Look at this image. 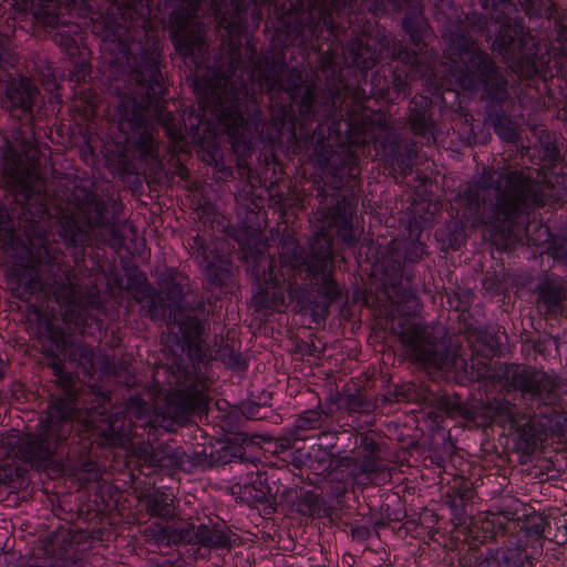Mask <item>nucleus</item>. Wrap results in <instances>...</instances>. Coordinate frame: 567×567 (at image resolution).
<instances>
[{"instance_id":"f257e3e1","label":"nucleus","mask_w":567,"mask_h":567,"mask_svg":"<svg viewBox=\"0 0 567 567\" xmlns=\"http://www.w3.org/2000/svg\"><path fill=\"white\" fill-rule=\"evenodd\" d=\"M3 107L11 117L25 121L12 130L1 146L2 179L13 196L12 210L20 220L43 225L48 218L45 193L40 181L41 150L35 138V124L44 104L35 82L23 75L10 76L6 82Z\"/></svg>"},{"instance_id":"f03ea898","label":"nucleus","mask_w":567,"mask_h":567,"mask_svg":"<svg viewBox=\"0 0 567 567\" xmlns=\"http://www.w3.org/2000/svg\"><path fill=\"white\" fill-rule=\"evenodd\" d=\"M455 204L472 226L492 227L489 236L497 249L509 250L522 241L529 214L543 207L545 198L528 169L484 167L461 188Z\"/></svg>"},{"instance_id":"7ed1b4c3","label":"nucleus","mask_w":567,"mask_h":567,"mask_svg":"<svg viewBox=\"0 0 567 567\" xmlns=\"http://www.w3.org/2000/svg\"><path fill=\"white\" fill-rule=\"evenodd\" d=\"M106 45L112 55L110 64L131 66L133 53L126 38L120 35L117 41H111ZM157 58L155 50L143 52L138 60L133 56L135 66L127 75L128 93H124L116 105L118 130L125 135L133 156L146 164L157 161L154 127L147 114L152 111L155 116H162L167 92Z\"/></svg>"},{"instance_id":"20e7f679","label":"nucleus","mask_w":567,"mask_h":567,"mask_svg":"<svg viewBox=\"0 0 567 567\" xmlns=\"http://www.w3.org/2000/svg\"><path fill=\"white\" fill-rule=\"evenodd\" d=\"M487 16L470 12L465 24L473 32L493 40L491 50L519 71L537 72L543 65L533 37L525 30L524 19L513 0H480Z\"/></svg>"},{"instance_id":"39448f33","label":"nucleus","mask_w":567,"mask_h":567,"mask_svg":"<svg viewBox=\"0 0 567 567\" xmlns=\"http://www.w3.org/2000/svg\"><path fill=\"white\" fill-rule=\"evenodd\" d=\"M449 45L450 59L460 62L451 69L458 87L480 92L484 111L505 105L511 97L508 72L461 30L451 32Z\"/></svg>"},{"instance_id":"423d86ee","label":"nucleus","mask_w":567,"mask_h":567,"mask_svg":"<svg viewBox=\"0 0 567 567\" xmlns=\"http://www.w3.org/2000/svg\"><path fill=\"white\" fill-rule=\"evenodd\" d=\"M398 340L404 360L426 375L454 373L466 367L458 337L441 323H405Z\"/></svg>"},{"instance_id":"0eeeda50","label":"nucleus","mask_w":567,"mask_h":567,"mask_svg":"<svg viewBox=\"0 0 567 567\" xmlns=\"http://www.w3.org/2000/svg\"><path fill=\"white\" fill-rule=\"evenodd\" d=\"M75 409L70 400L58 401L48 412L45 423L35 432L20 435L18 431L0 435V457L19 458L30 466L43 467L58 453L73 432Z\"/></svg>"},{"instance_id":"6e6552de","label":"nucleus","mask_w":567,"mask_h":567,"mask_svg":"<svg viewBox=\"0 0 567 567\" xmlns=\"http://www.w3.org/2000/svg\"><path fill=\"white\" fill-rule=\"evenodd\" d=\"M245 62L239 50H231L221 58L217 65L216 78L209 81L199 92L204 107L213 112L227 134L235 140H246V132L251 131V125L258 131L254 121L244 117L246 109L245 96L247 90L243 82L235 80L237 71H241Z\"/></svg>"},{"instance_id":"1a4fd4ad","label":"nucleus","mask_w":567,"mask_h":567,"mask_svg":"<svg viewBox=\"0 0 567 567\" xmlns=\"http://www.w3.org/2000/svg\"><path fill=\"white\" fill-rule=\"evenodd\" d=\"M202 316L189 317L181 312L177 315V322L168 323L169 333L164 341V352L172 355L169 365L172 374L194 370L192 374L204 378L197 370L196 362L204 363L210 360L212 353L202 339L205 331Z\"/></svg>"},{"instance_id":"9d476101","label":"nucleus","mask_w":567,"mask_h":567,"mask_svg":"<svg viewBox=\"0 0 567 567\" xmlns=\"http://www.w3.org/2000/svg\"><path fill=\"white\" fill-rule=\"evenodd\" d=\"M74 212L95 236V241L114 249L122 248L124 236L118 220L120 205L112 198L86 189L75 188L72 194Z\"/></svg>"},{"instance_id":"9b49d317","label":"nucleus","mask_w":567,"mask_h":567,"mask_svg":"<svg viewBox=\"0 0 567 567\" xmlns=\"http://www.w3.org/2000/svg\"><path fill=\"white\" fill-rule=\"evenodd\" d=\"M48 218L43 220V225L37 221L20 220L17 218L19 227L23 228L29 237L31 247L29 249L30 261L33 265H14L7 275V285L11 295L22 301H28L34 293L43 289L42 280L39 277V270L35 265L48 264L51 259L48 246L45 245L44 235L50 228L51 214L45 206ZM12 214H14L12 212Z\"/></svg>"},{"instance_id":"f8f14e48","label":"nucleus","mask_w":567,"mask_h":567,"mask_svg":"<svg viewBox=\"0 0 567 567\" xmlns=\"http://www.w3.org/2000/svg\"><path fill=\"white\" fill-rule=\"evenodd\" d=\"M334 261L328 235H318L312 240V258L307 266V278L316 286L313 319L326 320L330 306L343 298L340 285L333 278Z\"/></svg>"},{"instance_id":"ddd939ff","label":"nucleus","mask_w":567,"mask_h":567,"mask_svg":"<svg viewBox=\"0 0 567 567\" xmlns=\"http://www.w3.org/2000/svg\"><path fill=\"white\" fill-rule=\"evenodd\" d=\"M184 370L182 374H172L169 385L174 390L166 396L163 406H158L159 414L164 420H169L172 423L184 425L192 420L196 414H202L208 411L209 396H208V382L206 378H197Z\"/></svg>"},{"instance_id":"4468645a","label":"nucleus","mask_w":567,"mask_h":567,"mask_svg":"<svg viewBox=\"0 0 567 567\" xmlns=\"http://www.w3.org/2000/svg\"><path fill=\"white\" fill-rule=\"evenodd\" d=\"M348 168V175L353 176L357 171L354 157L347 155L344 164L341 169H337L340 174L339 181L328 182L332 189V194H328L326 189H319L317 199L319 206L316 212L318 220L322 223L323 228L330 230L336 229L334 234L341 238V240L349 247L355 246L358 238L352 227V215L353 209L350 202L348 200L347 194L341 190L343 186V172Z\"/></svg>"},{"instance_id":"2eb2a0df","label":"nucleus","mask_w":567,"mask_h":567,"mask_svg":"<svg viewBox=\"0 0 567 567\" xmlns=\"http://www.w3.org/2000/svg\"><path fill=\"white\" fill-rule=\"evenodd\" d=\"M503 380V391L515 394L525 404H537V408L550 406L557 399L559 383L549 373L535 367L519 363H509L498 374Z\"/></svg>"},{"instance_id":"dca6fc26","label":"nucleus","mask_w":567,"mask_h":567,"mask_svg":"<svg viewBox=\"0 0 567 567\" xmlns=\"http://www.w3.org/2000/svg\"><path fill=\"white\" fill-rule=\"evenodd\" d=\"M156 286L158 293L168 303L167 324L177 322V315L197 316L205 313V302L193 290L188 275L177 268L165 267L157 271Z\"/></svg>"},{"instance_id":"f3484780","label":"nucleus","mask_w":567,"mask_h":567,"mask_svg":"<svg viewBox=\"0 0 567 567\" xmlns=\"http://www.w3.org/2000/svg\"><path fill=\"white\" fill-rule=\"evenodd\" d=\"M168 18V32L176 51L189 56L204 50L203 24L198 21L202 0H178Z\"/></svg>"},{"instance_id":"a211bd4d","label":"nucleus","mask_w":567,"mask_h":567,"mask_svg":"<svg viewBox=\"0 0 567 567\" xmlns=\"http://www.w3.org/2000/svg\"><path fill=\"white\" fill-rule=\"evenodd\" d=\"M251 275L258 286V291L251 299L255 311H281V308L287 306L286 289L278 286V279L274 275V259L264 251H256L251 255Z\"/></svg>"},{"instance_id":"6ab92c4d","label":"nucleus","mask_w":567,"mask_h":567,"mask_svg":"<svg viewBox=\"0 0 567 567\" xmlns=\"http://www.w3.org/2000/svg\"><path fill=\"white\" fill-rule=\"evenodd\" d=\"M83 426L92 443L101 449L122 447L127 440L117 414L111 413L104 408L93 406L90 409L83 419Z\"/></svg>"},{"instance_id":"aec40b11","label":"nucleus","mask_w":567,"mask_h":567,"mask_svg":"<svg viewBox=\"0 0 567 567\" xmlns=\"http://www.w3.org/2000/svg\"><path fill=\"white\" fill-rule=\"evenodd\" d=\"M506 403L508 413H502L498 419L506 420L515 429L516 441L513 455L516 456L519 464H526L535 453L537 444L545 435L544 425L535 416L523 415L514 412V405L508 401Z\"/></svg>"},{"instance_id":"412c9836","label":"nucleus","mask_w":567,"mask_h":567,"mask_svg":"<svg viewBox=\"0 0 567 567\" xmlns=\"http://www.w3.org/2000/svg\"><path fill=\"white\" fill-rule=\"evenodd\" d=\"M140 472L152 475L157 471L172 472L183 464L184 451L174 441L161 443L156 446L150 443H140L134 449Z\"/></svg>"},{"instance_id":"4be33fe9","label":"nucleus","mask_w":567,"mask_h":567,"mask_svg":"<svg viewBox=\"0 0 567 567\" xmlns=\"http://www.w3.org/2000/svg\"><path fill=\"white\" fill-rule=\"evenodd\" d=\"M353 0H289V11H293L301 20H317L327 29H333V12H338L346 6H351ZM393 10H404L406 0H381Z\"/></svg>"},{"instance_id":"5701e85b","label":"nucleus","mask_w":567,"mask_h":567,"mask_svg":"<svg viewBox=\"0 0 567 567\" xmlns=\"http://www.w3.org/2000/svg\"><path fill=\"white\" fill-rule=\"evenodd\" d=\"M125 289L133 299L145 310V315L152 321H166L169 316L168 303L158 293V288L153 287L144 272L134 271L126 278Z\"/></svg>"},{"instance_id":"b1692460","label":"nucleus","mask_w":567,"mask_h":567,"mask_svg":"<svg viewBox=\"0 0 567 567\" xmlns=\"http://www.w3.org/2000/svg\"><path fill=\"white\" fill-rule=\"evenodd\" d=\"M508 406L506 403L498 401H477L466 400L457 393V399L453 403L452 411L450 412L449 419L451 420H463L468 424H473L475 427H489L498 421V415L502 413H508Z\"/></svg>"},{"instance_id":"393cba45","label":"nucleus","mask_w":567,"mask_h":567,"mask_svg":"<svg viewBox=\"0 0 567 567\" xmlns=\"http://www.w3.org/2000/svg\"><path fill=\"white\" fill-rule=\"evenodd\" d=\"M287 94L296 105L299 115L305 121H311L321 109L320 87L303 78L302 71L291 68V73L286 80Z\"/></svg>"},{"instance_id":"a878e982","label":"nucleus","mask_w":567,"mask_h":567,"mask_svg":"<svg viewBox=\"0 0 567 567\" xmlns=\"http://www.w3.org/2000/svg\"><path fill=\"white\" fill-rule=\"evenodd\" d=\"M536 305L545 317H557L564 312L567 301V280L557 275L544 274L537 278L533 288Z\"/></svg>"},{"instance_id":"bb28decb","label":"nucleus","mask_w":567,"mask_h":567,"mask_svg":"<svg viewBox=\"0 0 567 567\" xmlns=\"http://www.w3.org/2000/svg\"><path fill=\"white\" fill-rule=\"evenodd\" d=\"M348 141L354 145H364L369 140L377 137V131H384L386 127V115L382 111H373L361 107L354 110L344 120Z\"/></svg>"},{"instance_id":"cd10ccee","label":"nucleus","mask_w":567,"mask_h":567,"mask_svg":"<svg viewBox=\"0 0 567 567\" xmlns=\"http://www.w3.org/2000/svg\"><path fill=\"white\" fill-rule=\"evenodd\" d=\"M290 73L291 69L284 61L265 56L257 60L251 76L257 79L261 92L275 96L287 92L286 80Z\"/></svg>"},{"instance_id":"c85d7f7f","label":"nucleus","mask_w":567,"mask_h":567,"mask_svg":"<svg viewBox=\"0 0 567 567\" xmlns=\"http://www.w3.org/2000/svg\"><path fill=\"white\" fill-rule=\"evenodd\" d=\"M417 151L413 142L388 135L382 143V156L394 173L404 177L412 172Z\"/></svg>"},{"instance_id":"c756f323","label":"nucleus","mask_w":567,"mask_h":567,"mask_svg":"<svg viewBox=\"0 0 567 567\" xmlns=\"http://www.w3.org/2000/svg\"><path fill=\"white\" fill-rule=\"evenodd\" d=\"M53 296L60 308L64 309L62 317L65 322L76 324L82 320V292L65 274L56 281Z\"/></svg>"},{"instance_id":"7c9ffc66","label":"nucleus","mask_w":567,"mask_h":567,"mask_svg":"<svg viewBox=\"0 0 567 567\" xmlns=\"http://www.w3.org/2000/svg\"><path fill=\"white\" fill-rule=\"evenodd\" d=\"M56 233L68 246L74 248L84 247L95 240L93 233L74 210L59 217Z\"/></svg>"},{"instance_id":"2f4dec72","label":"nucleus","mask_w":567,"mask_h":567,"mask_svg":"<svg viewBox=\"0 0 567 567\" xmlns=\"http://www.w3.org/2000/svg\"><path fill=\"white\" fill-rule=\"evenodd\" d=\"M433 101L429 96L416 95L410 102L408 122L416 136H433L435 122L433 120Z\"/></svg>"},{"instance_id":"473e14b6","label":"nucleus","mask_w":567,"mask_h":567,"mask_svg":"<svg viewBox=\"0 0 567 567\" xmlns=\"http://www.w3.org/2000/svg\"><path fill=\"white\" fill-rule=\"evenodd\" d=\"M405 16L402 22L404 31L410 35L411 42L421 48L429 31V24L423 16L420 0H406Z\"/></svg>"},{"instance_id":"72a5a7b5","label":"nucleus","mask_w":567,"mask_h":567,"mask_svg":"<svg viewBox=\"0 0 567 567\" xmlns=\"http://www.w3.org/2000/svg\"><path fill=\"white\" fill-rule=\"evenodd\" d=\"M154 537L158 544L196 545V528L194 524L181 520L173 525L159 526Z\"/></svg>"},{"instance_id":"f704fd0d","label":"nucleus","mask_w":567,"mask_h":567,"mask_svg":"<svg viewBox=\"0 0 567 567\" xmlns=\"http://www.w3.org/2000/svg\"><path fill=\"white\" fill-rule=\"evenodd\" d=\"M484 123L492 126L494 132L507 143L519 140L516 123L506 114L505 105L484 111Z\"/></svg>"},{"instance_id":"c9c22d12","label":"nucleus","mask_w":567,"mask_h":567,"mask_svg":"<svg viewBox=\"0 0 567 567\" xmlns=\"http://www.w3.org/2000/svg\"><path fill=\"white\" fill-rule=\"evenodd\" d=\"M330 401L331 404H337V409L344 410L349 415L370 414L377 409V401L361 391L337 392Z\"/></svg>"},{"instance_id":"e433bc0d","label":"nucleus","mask_w":567,"mask_h":567,"mask_svg":"<svg viewBox=\"0 0 567 567\" xmlns=\"http://www.w3.org/2000/svg\"><path fill=\"white\" fill-rule=\"evenodd\" d=\"M372 84L374 95L391 102L409 90L408 81L396 72H390L389 76L375 73L372 79Z\"/></svg>"},{"instance_id":"4c0bfd02","label":"nucleus","mask_w":567,"mask_h":567,"mask_svg":"<svg viewBox=\"0 0 567 567\" xmlns=\"http://www.w3.org/2000/svg\"><path fill=\"white\" fill-rule=\"evenodd\" d=\"M140 502L144 504L146 513L151 516H156L164 520H169L175 516L174 499L165 492L153 489L142 493Z\"/></svg>"},{"instance_id":"58836bf2","label":"nucleus","mask_w":567,"mask_h":567,"mask_svg":"<svg viewBox=\"0 0 567 567\" xmlns=\"http://www.w3.org/2000/svg\"><path fill=\"white\" fill-rule=\"evenodd\" d=\"M544 524L545 517L542 515H533L526 518V520L517 528V544L527 547L528 550L537 551V548L542 547L544 540Z\"/></svg>"},{"instance_id":"ea45409f","label":"nucleus","mask_w":567,"mask_h":567,"mask_svg":"<svg viewBox=\"0 0 567 567\" xmlns=\"http://www.w3.org/2000/svg\"><path fill=\"white\" fill-rule=\"evenodd\" d=\"M204 276L208 290L229 287L234 280L230 262L221 258L209 261L205 267Z\"/></svg>"},{"instance_id":"a19ab883","label":"nucleus","mask_w":567,"mask_h":567,"mask_svg":"<svg viewBox=\"0 0 567 567\" xmlns=\"http://www.w3.org/2000/svg\"><path fill=\"white\" fill-rule=\"evenodd\" d=\"M468 344L473 353L482 358L492 359L502 353L499 337L484 328L472 334Z\"/></svg>"},{"instance_id":"79ce46f5","label":"nucleus","mask_w":567,"mask_h":567,"mask_svg":"<svg viewBox=\"0 0 567 567\" xmlns=\"http://www.w3.org/2000/svg\"><path fill=\"white\" fill-rule=\"evenodd\" d=\"M318 235H324L323 233H316L310 239V252L305 255V251L298 243L293 240L285 241L279 246V256L281 262L290 266L292 269L302 268L307 274V266L312 258V240Z\"/></svg>"},{"instance_id":"37998d69","label":"nucleus","mask_w":567,"mask_h":567,"mask_svg":"<svg viewBox=\"0 0 567 567\" xmlns=\"http://www.w3.org/2000/svg\"><path fill=\"white\" fill-rule=\"evenodd\" d=\"M64 358L70 363H75L82 370L84 377H92L95 373V352L93 348L81 341L71 344Z\"/></svg>"},{"instance_id":"c03bdc74","label":"nucleus","mask_w":567,"mask_h":567,"mask_svg":"<svg viewBox=\"0 0 567 567\" xmlns=\"http://www.w3.org/2000/svg\"><path fill=\"white\" fill-rule=\"evenodd\" d=\"M229 533V530L223 529L218 525L209 527L200 524L196 528V544L208 548H230Z\"/></svg>"},{"instance_id":"a18cd8bd","label":"nucleus","mask_w":567,"mask_h":567,"mask_svg":"<svg viewBox=\"0 0 567 567\" xmlns=\"http://www.w3.org/2000/svg\"><path fill=\"white\" fill-rule=\"evenodd\" d=\"M29 11L43 27L55 29L60 24V7L52 0H32Z\"/></svg>"},{"instance_id":"49530a36","label":"nucleus","mask_w":567,"mask_h":567,"mask_svg":"<svg viewBox=\"0 0 567 567\" xmlns=\"http://www.w3.org/2000/svg\"><path fill=\"white\" fill-rule=\"evenodd\" d=\"M502 567H533L534 553L517 543L498 548Z\"/></svg>"},{"instance_id":"de8ad7c7","label":"nucleus","mask_w":567,"mask_h":567,"mask_svg":"<svg viewBox=\"0 0 567 567\" xmlns=\"http://www.w3.org/2000/svg\"><path fill=\"white\" fill-rule=\"evenodd\" d=\"M332 508L327 506L326 501L313 491L301 494L298 502V513L309 517H328Z\"/></svg>"},{"instance_id":"09e8293b","label":"nucleus","mask_w":567,"mask_h":567,"mask_svg":"<svg viewBox=\"0 0 567 567\" xmlns=\"http://www.w3.org/2000/svg\"><path fill=\"white\" fill-rule=\"evenodd\" d=\"M409 209L411 215V223H413L419 228H424L432 225L434 216L437 212V206L431 200L420 198L414 199Z\"/></svg>"},{"instance_id":"8fccbe9b","label":"nucleus","mask_w":567,"mask_h":567,"mask_svg":"<svg viewBox=\"0 0 567 567\" xmlns=\"http://www.w3.org/2000/svg\"><path fill=\"white\" fill-rule=\"evenodd\" d=\"M544 539L557 545L567 543V513L545 517Z\"/></svg>"},{"instance_id":"3c124183","label":"nucleus","mask_w":567,"mask_h":567,"mask_svg":"<svg viewBox=\"0 0 567 567\" xmlns=\"http://www.w3.org/2000/svg\"><path fill=\"white\" fill-rule=\"evenodd\" d=\"M348 54L351 63L359 69L368 70L374 65V52L360 39H354L349 42Z\"/></svg>"},{"instance_id":"603ef678","label":"nucleus","mask_w":567,"mask_h":567,"mask_svg":"<svg viewBox=\"0 0 567 567\" xmlns=\"http://www.w3.org/2000/svg\"><path fill=\"white\" fill-rule=\"evenodd\" d=\"M55 381L63 390L64 396H53L49 405V411L53 410V406L58 401L63 400H70L72 406L76 409L74 398L78 393V377L74 375L72 372L64 370L62 371V373H60V375H55ZM78 410H75V413Z\"/></svg>"},{"instance_id":"864d4df0","label":"nucleus","mask_w":567,"mask_h":567,"mask_svg":"<svg viewBox=\"0 0 567 567\" xmlns=\"http://www.w3.org/2000/svg\"><path fill=\"white\" fill-rule=\"evenodd\" d=\"M404 265L405 260L401 249L394 245L389 246L381 261L384 275L391 278H399L402 276Z\"/></svg>"},{"instance_id":"5fc2aeb1","label":"nucleus","mask_w":567,"mask_h":567,"mask_svg":"<svg viewBox=\"0 0 567 567\" xmlns=\"http://www.w3.org/2000/svg\"><path fill=\"white\" fill-rule=\"evenodd\" d=\"M286 291L290 302L295 303L293 310L300 312L310 310L311 315L313 316V306L316 301L315 295L311 291H309L307 288L292 284H288Z\"/></svg>"},{"instance_id":"6e6d98bb","label":"nucleus","mask_w":567,"mask_h":567,"mask_svg":"<svg viewBox=\"0 0 567 567\" xmlns=\"http://www.w3.org/2000/svg\"><path fill=\"white\" fill-rule=\"evenodd\" d=\"M457 399V393H447V392H429L424 398V403L435 409L436 411L445 414L449 417L450 412L452 411L453 403Z\"/></svg>"},{"instance_id":"4d7b16f0","label":"nucleus","mask_w":567,"mask_h":567,"mask_svg":"<svg viewBox=\"0 0 567 567\" xmlns=\"http://www.w3.org/2000/svg\"><path fill=\"white\" fill-rule=\"evenodd\" d=\"M386 51L391 60L400 61L404 65L413 66L417 62V53L403 45L401 41L393 40L386 47Z\"/></svg>"},{"instance_id":"13d9d810","label":"nucleus","mask_w":567,"mask_h":567,"mask_svg":"<svg viewBox=\"0 0 567 567\" xmlns=\"http://www.w3.org/2000/svg\"><path fill=\"white\" fill-rule=\"evenodd\" d=\"M116 171L124 183L134 186L141 184L137 168L128 154L122 153L118 155Z\"/></svg>"},{"instance_id":"bf43d9fd","label":"nucleus","mask_w":567,"mask_h":567,"mask_svg":"<svg viewBox=\"0 0 567 567\" xmlns=\"http://www.w3.org/2000/svg\"><path fill=\"white\" fill-rule=\"evenodd\" d=\"M504 367H509L507 362H495L493 365L484 363L482 361L477 362L475 379L478 380H488L493 384L499 385L503 390V380L498 379V374Z\"/></svg>"},{"instance_id":"052dcab7","label":"nucleus","mask_w":567,"mask_h":567,"mask_svg":"<svg viewBox=\"0 0 567 567\" xmlns=\"http://www.w3.org/2000/svg\"><path fill=\"white\" fill-rule=\"evenodd\" d=\"M447 306L460 312H467L473 301V293L470 290H451L446 291Z\"/></svg>"},{"instance_id":"680f3d73","label":"nucleus","mask_w":567,"mask_h":567,"mask_svg":"<svg viewBox=\"0 0 567 567\" xmlns=\"http://www.w3.org/2000/svg\"><path fill=\"white\" fill-rule=\"evenodd\" d=\"M215 359L220 360L227 367L233 369L246 368V361L243 354L228 344H223L217 349Z\"/></svg>"},{"instance_id":"e2e57ef3","label":"nucleus","mask_w":567,"mask_h":567,"mask_svg":"<svg viewBox=\"0 0 567 567\" xmlns=\"http://www.w3.org/2000/svg\"><path fill=\"white\" fill-rule=\"evenodd\" d=\"M539 144L540 150L539 154L543 161L548 163H554L560 157V152L555 143V137L553 134L542 130L539 132Z\"/></svg>"},{"instance_id":"0e129e2a","label":"nucleus","mask_w":567,"mask_h":567,"mask_svg":"<svg viewBox=\"0 0 567 567\" xmlns=\"http://www.w3.org/2000/svg\"><path fill=\"white\" fill-rule=\"evenodd\" d=\"M386 470V465L381 463L379 455H364L360 463L358 462V467L351 472V475L357 477L363 474H380Z\"/></svg>"},{"instance_id":"69168bd1","label":"nucleus","mask_w":567,"mask_h":567,"mask_svg":"<svg viewBox=\"0 0 567 567\" xmlns=\"http://www.w3.org/2000/svg\"><path fill=\"white\" fill-rule=\"evenodd\" d=\"M48 338L55 346L56 350L65 355L70 350L71 344H74L75 340L70 338L61 327L50 324L48 327Z\"/></svg>"},{"instance_id":"338daca9","label":"nucleus","mask_w":567,"mask_h":567,"mask_svg":"<svg viewBox=\"0 0 567 567\" xmlns=\"http://www.w3.org/2000/svg\"><path fill=\"white\" fill-rule=\"evenodd\" d=\"M331 412H332V410H329V412H323L320 405H318V408L315 410H307L300 416L298 427L299 429H320L323 426L322 415L324 414L326 416H328L329 413H331Z\"/></svg>"},{"instance_id":"774afa93","label":"nucleus","mask_w":567,"mask_h":567,"mask_svg":"<svg viewBox=\"0 0 567 567\" xmlns=\"http://www.w3.org/2000/svg\"><path fill=\"white\" fill-rule=\"evenodd\" d=\"M547 254L554 260L567 265V236L554 237L548 244Z\"/></svg>"}]
</instances>
